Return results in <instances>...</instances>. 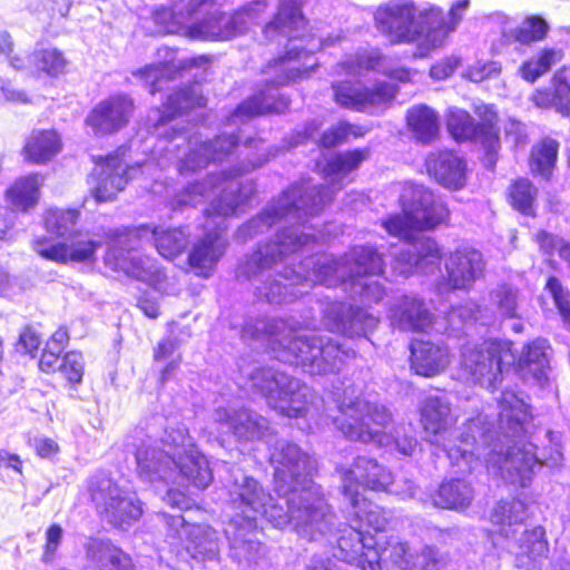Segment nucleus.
Returning <instances> with one entry per match:
<instances>
[{
  "label": "nucleus",
  "instance_id": "1",
  "mask_svg": "<svg viewBox=\"0 0 570 570\" xmlns=\"http://www.w3.org/2000/svg\"><path fill=\"white\" fill-rule=\"evenodd\" d=\"M366 157V150L357 149L336 154L324 168L326 185L307 181L292 185L240 226L236 237L246 242L276 224H285L271 242L259 244L239 262L236 277L250 282L256 295L272 304L289 303L315 284L326 287L343 284L353 297L380 302L385 291L374 277L383 272L384 261L373 247L355 246L338 259L328 254L311 256L299 263L298 271L287 263L292 254L318 239L305 223L332 200L334 193L344 186V178Z\"/></svg>",
  "mask_w": 570,
  "mask_h": 570
},
{
  "label": "nucleus",
  "instance_id": "2",
  "mask_svg": "<svg viewBox=\"0 0 570 570\" xmlns=\"http://www.w3.org/2000/svg\"><path fill=\"white\" fill-rule=\"evenodd\" d=\"M498 428L488 415L479 414L466 421L456 435L459 444H451L456 416L450 402L440 395H428L420 405V423L425 440L443 449L453 466L461 473L471 472L483 456L485 466L515 485L527 487L541 465L535 445L515 441L523 433L528 409L523 399L505 389L498 400Z\"/></svg>",
  "mask_w": 570,
  "mask_h": 570
},
{
  "label": "nucleus",
  "instance_id": "3",
  "mask_svg": "<svg viewBox=\"0 0 570 570\" xmlns=\"http://www.w3.org/2000/svg\"><path fill=\"white\" fill-rule=\"evenodd\" d=\"M305 19L296 0H281L278 11L269 21L263 32L268 41L286 39V55L273 63H268L266 73H275L268 80L266 88L242 102L230 117L233 124L243 121V118L267 112H283L288 108L289 101L278 94V87L288 83L308 72L316 65L308 63L312 53L324 46H332L338 37L323 39L314 35H301L305 28Z\"/></svg>",
  "mask_w": 570,
  "mask_h": 570
},
{
  "label": "nucleus",
  "instance_id": "4",
  "mask_svg": "<svg viewBox=\"0 0 570 570\" xmlns=\"http://www.w3.org/2000/svg\"><path fill=\"white\" fill-rule=\"evenodd\" d=\"M271 462L274 465V491L285 498L294 531L308 541L331 534L336 517L322 487L312 480L316 461L297 444L279 440L271 452Z\"/></svg>",
  "mask_w": 570,
  "mask_h": 570
},
{
  "label": "nucleus",
  "instance_id": "5",
  "mask_svg": "<svg viewBox=\"0 0 570 570\" xmlns=\"http://www.w3.org/2000/svg\"><path fill=\"white\" fill-rule=\"evenodd\" d=\"M224 487L227 495L224 533L229 543V557L238 564H249L262 550L256 539L257 518L263 517L276 529L294 528L291 509L284 497L274 498L239 468L228 470Z\"/></svg>",
  "mask_w": 570,
  "mask_h": 570
},
{
  "label": "nucleus",
  "instance_id": "6",
  "mask_svg": "<svg viewBox=\"0 0 570 570\" xmlns=\"http://www.w3.org/2000/svg\"><path fill=\"white\" fill-rule=\"evenodd\" d=\"M222 184L224 187L219 191V197L214 199L205 210L207 232L194 244L188 255L190 267L196 275L203 277H209L213 274L227 248L228 242L223 236L226 228L222 225L224 218L235 214L237 208L249 199L254 190L253 186L242 185L225 171L218 175L212 173L203 181L187 185L170 200L174 210L195 207L215 194Z\"/></svg>",
  "mask_w": 570,
  "mask_h": 570
},
{
  "label": "nucleus",
  "instance_id": "7",
  "mask_svg": "<svg viewBox=\"0 0 570 570\" xmlns=\"http://www.w3.org/2000/svg\"><path fill=\"white\" fill-rule=\"evenodd\" d=\"M402 215H394L383 222L385 230L397 237L402 244L394 252L400 274H410L414 269L428 272L441 258V249L434 239L415 236V230L433 229L443 223L449 210L441 199L424 186L409 184L401 194Z\"/></svg>",
  "mask_w": 570,
  "mask_h": 570
},
{
  "label": "nucleus",
  "instance_id": "8",
  "mask_svg": "<svg viewBox=\"0 0 570 570\" xmlns=\"http://www.w3.org/2000/svg\"><path fill=\"white\" fill-rule=\"evenodd\" d=\"M134 449L137 471L146 481H165L179 474L198 489L207 488L213 473L207 459L198 451L184 424L167 426L157 439L149 433L136 430Z\"/></svg>",
  "mask_w": 570,
  "mask_h": 570
},
{
  "label": "nucleus",
  "instance_id": "9",
  "mask_svg": "<svg viewBox=\"0 0 570 570\" xmlns=\"http://www.w3.org/2000/svg\"><path fill=\"white\" fill-rule=\"evenodd\" d=\"M243 336L262 340L274 357L283 363L302 366L315 375L335 373L355 352L320 334H299L284 320L259 318L246 322Z\"/></svg>",
  "mask_w": 570,
  "mask_h": 570
},
{
  "label": "nucleus",
  "instance_id": "10",
  "mask_svg": "<svg viewBox=\"0 0 570 570\" xmlns=\"http://www.w3.org/2000/svg\"><path fill=\"white\" fill-rule=\"evenodd\" d=\"M355 392L353 386L344 389L337 401L340 415L333 419L335 428L351 441L394 446L402 455H412L417 445L416 439L406 434L400 438L391 411Z\"/></svg>",
  "mask_w": 570,
  "mask_h": 570
},
{
  "label": "nucleus",
  "instance_id": "11",
  "mask_svg": "<svg viewBox=\"0 0 570 570\" xmlns=\"http://www.w3.org/2000/svg\"><path fill=\"white\" fill-rule=\"evenodd\" d=\"M527 507L520 500L501 501L491 513L492 523L500 527L499 534L508 540V549L514 554L515 567L539 570L549 552L546 530L540 525L523 529Z\"/></svg>",
  "mask_w": 570,
  "mask_h": 570
},
{
  "label": "nucleus",
  "instance_id": "12",
  "mask_svg": "<svg viewBox=\"0 0 570 570\" xmlns=\"http://www.w3.org/2000/svg\"><path fill=\"white\" fill-rule=\"evenodd\" d=\"M247 384L283 416H305L314 406V393L306 384L274 367L253 370Z\"/></svg>",
  "mask_w": 570,
  "mask_h": 570
},
{
  "label": "nucleus",
  "instance_id": "13",
  "mask_svg": "<svg viewBox=\"0 0 570 570\" xmlns=\"http://www.w3.org/2000/svg\"><path fill=\"white\" fill-rule=\"evenodd\" d=\"M377 30L392 43H417L424 40L430 23L440 21L433 6H416L411 0H393L380 6L374 14Z\"/></svg>",
  "mask_w": 570,
  "mask_h": 570
},
{
  "label": "nucleus",
  "instance_id": "14",
  "mask_svg": "<svg viewBox=\"0 0 570 570\" xmlns=\"http://www.w3.org/2000/svg\"><path fill=\"white\" fill-rule=\"evenodd\" d=\"M226 1L198 9L197 14H203V18L193 21L187 29V37L209 41L233 39L245 33L250 26L258 23L267 9L265 0H256L228 14L219 10Z\"/></svg>",
  "mask_w": 570,
  "mask_h": 570
},
{
  "label": "nucleus",
  "instance_id": "15",
  "mask_svg": "<svg viewBox=\"0 0 570 570\" xmlns=\"http://www.w3.org/2000/svg\"><path fill=\"white\" fill-rule=\"evenodd\" d=\"M512 343L509 341L484 340L468 343L462 347L461 366L475 384L494 389L501 382L505 370L513 364Z\"/></svg>",
  "mask_w": 570,
  "mask_h": 570
},
{
  "label": "nucleus",
  "instance_id": "16",
  "mask_svg": "<svg viewBox=\"0 0 570 570\" xmlns=\"http://www.w3.org/2000/svg\"><path fill=\"white\" fill-rule=\"evenodd\" d=\"M89 492L98 512L115 527H129L142 514L141 502L136 494L121 489L105 473L90 479Z\"/></svg>",
  "mask_w": 570,
  "mask_h": 570
},
{
  "label": "nucleus",
  "instance_id": "17",
  "mask_svg": "<svg viewBox=\"0 0 570 570\" xmlns=\"http://www.w3.org/2000/svg\"><path fill=\"white\" fill-rule=\"evenodd\" d=\"M166 530V540L173 547L184 546L199 562L219 560L218 532L207 524L186 523L181 514H159Z\"/></svg>",
  "mask_w": 570,
  "mask_h": 570
},
{
  "label": "nucleus",
  "instance_id": "18",
  "mask_svg": "<svg viewBox=\"0 0 570 570\" xmlns=\"http://www.w3.org/2000/svg\"><path fill=\"white\" fill-rule=\"evenodd\" d=\"M334 101L353 111H370L386 107L395 97V86L382 81L365 87L360 81H335L332 83Z\"/></svg>",
  "mask_w": 570,
  "mask_h": 570
},
{
  "label": "nucleus",
  "instance_id": "19",
  "mask_svg": "<svg viewBox=\"0 0 570 570\" xmlns=\"http://www.w3.org/2000/svg\"><path fill=\"white\" fill-rule=\"evenodd\" d=\"M125 150L118 149L98 163L89 178L90 193L98 203L108 202L121 191L139 166L129 167L124 161Z\"/></svg>",
  "mask_w": 570,
  "mask_h": 570
},
{
  "label": "nucleus",
  "instance_id": "20",
  "mask_svg": "<svg viewBox=\"0 0 570 570\" xmlns=\"http://www.w3.org/2000/svg\"><path fill=\"white\" fill-rule=\"evenodd\" d=\"M377 323L379 318L374 315L343 302H330L323 309V326L330 332L348 337L366 336Z\"/></svg>",
  "mask_w": 570,
  "mask_h": 570
},
{
  "label": "nucleus",
  "instance_id": "21",
  "mask_svg": "<svg viewBox=\"0 0 570 570\" xmlns=\"http://www.w3.org/2000/svg\"><path fill=\"white\" fill-rule=\"evenodd\" d=\"M132 112V100L126 95H116L96 105L85 121L95 136H107L125 128Z\"/></svg>",
  "mask_w": 570,
  "mask_h": 570
},
{
  "label": "nucleus",
  "instance_id": "22",
  "mask_svg": "<svg viewBox=\"0 0 570 570\" xmlns=\"http://www.w3.org/2000/svg\"><path fill=\"white\" fill-rule=\"evenodd\" d=\"M188 151L180 159L178 170L181 175L197 173L212 163H220L238 146V138L233 134H222L214 140H189Z\"/></svg>",
  "mask_w": 570,
  "mask_h": 570
},
{
  "label": "nucleus",
  "instance_id": "23",
  "mask_svg": "<svg viewBox=\"0 0 570 570\" xmlns=\"http://www.w3.org/2000/svg\"><path fill=\"white\" fill-rule=\"evenodd\" d=\"M101 243L87 235L76 233L61 243H51L46 238L33 240V249L43 258L56 263H91Z\"/></svg>",
  "mask_w": 570,
  "mask_h": 570
},
{
  "label": "nucleus",
  "instance_id": "24",
  "mask_svg": "<svg viewBox=\"0 0 570 570\" xmlns=\"http://www.w3.org/2000/svg\"><path fill=\"white\" fill-rule=\"evenodd\" d=\"M448 129L455 140H474L480 142L487 153V160L494 164L499 148V134L492 122L476 125L469 112L451 108L448 112Z\"/></svg>",
  "mask_w": 570,
  "mask_h": 570
},
{
  "label": "nucleus",
  "instance_id": "25",
  "mask_svg": "<svg viewBox=\"0 0 570 570\" xmlns=\"http://www.w3.org/2000/svg\"><path fill=\"white\" fill-rule=\"evenodd\" d=\"M213 420L218 431L230 432L240 442L261 440L268 432V421L247 409L236 411L218 407L213 413Z\"/></svg>",
  "mask_w": 570,
  "mask_h": 570
},
{
  "label": "nucleus",
  "instance_id": "26",
  "mask_svg": "<svg viewBox=\"0 0 570 570\" xmlns=\"http://www.w3.org/2000/svg\"><path fill=\"white\" fill-rule=\"evenodd\" d=\"M484 269L482 253L468 246L455 249L445 261L448 284L454 289H470Z\"/></svg>",
  "mask_w": 570,
  "mask_h": 570
},
{
  "label": "nucleus",
  "instance_id": "27",
  "mask_svg": "<svg viewBox=\"0 0 570 570\" xmlns=\"http://www.w3.org/2000/svg\"><path fill=\"white\" fill-rule=\"evenodd\" d=\"M412 559L407 543L399 537L380 538L375 540L374 549L365 553V570H411Z\"/></svg>",
  "mask_w": 570,
  "mask_h": 570
},
{
  "label": "nucleus",
  "instance_id": "28",
  "mask_svg": "<svg viewBox=\"0 0 570 570\" xmlns=\"http://www.w3.org/2000/svg\"><path fill=\"white\" fill-rule=\"evenodd\" d=\"M352 488L353 482L351 483L348 476L343 487V495L347 500L344 510L346 519L350 522H354L358 528L366 525L377 532L384 531L391 521L390 512L362 495H355V491Z\"/></svg>",
  "mask_w": 570,
  "mask_h": 570
},
{
  "label": "nucleus",
  "instance_id": "29",
  "mask_svg": "<svg viewBox=\"0 0 570 570\" xmlns=\"http://www.w3.org/2000/svg\"><path fill=\"white\" fill-rule=\"evenodd\" d=\"M342 488L345 485L350 476L353 482L355 495H361L360 487H366L375 491H386L393 485L392 473L376 460L367 456H357L352 466L341 469Z\"/></svg>",
  "mask_w": 570,
  "mask_h": 570
},
{
  "label": "nucleus",
  "instance_id": "30",
  "mask_svg": "<svg viewBox=\"0 0 570 570\" xmlns=\"http://www.w3.org/2000/svg\"><path fill=\"white\" fill-rule=\"evenodd\" d=\"M105 264L114 271L124 272L128 276L148 284H157L165 278L164 271L154 258L132 255L130 252L125 254L115 247L108 248Z\"/></svg>",
  "mask_w": 570,
  "mask_h": 570
},
{
  "label": "nucleus",
  "instance_id": "31",
  "mask_svg": "<svg viewBox=\"0 0 570 570\" xmlns=\"http://www.w3.org/2000/svg\"><path fill=\"white\" fill-rule=\"evenodd\" d=\"M224 0H188L187 3L176 2L171 8H158L154 12L155 22L167 33H179L187 37L197 10L207 6L222 4Z\"/></svg>",
  "mask_w": 570,
  "mask_h": 570
},
{
  "label": "nucleus",
  "instance_id": "32",
  "mask_svg": "<svg viewBox=\"0 0 570 570\" xmlns=\"http://www.w3.org/2000/svg\"><path fill=\"white\" fill-rule=\"evenodd\" d=\"M551 347L543 338L524 345L517 361V371L524 381L542 385L548 380Z\"/></svg>",
  "mask_w": 570,
  "mask_h": 570
},
{
  "label": "nucleus",
  "instance_id": "33",
  "mask_svg": "<svg viewBox=\"0 0 570 570\" xmlns=\"http://www.w3.org/2000/svg\"><path fill=\"white\" fill-rule=\"evenodd\" d=\"M391 324L402 331H425L432 324V314L424 303L414 296H401L391 306Z\"/></svg>",
  "mask_w": 570,
  "mask_h": 570
},
{
  "label": "nucleus",
  "instance_id": "34",
  "mask_svg": "<svg viewBox=\"0 0 570 570\" xmlns=\"http://www.w3.org/2000/svg\"><path fill=\"white\" fill-rule=\"evenodd\" d=\"M386 58L377 50L357 52L346 57L336 67L338 75L361 77L365 71L376 70L402 82L411 80V71L404 68L387 70L384 67Z\"/></svg>",
  "mask_w": 570,
  "mask_h": 570
},
{
  "label": "nucleus",
  "instance_id": "35",
  "mask_svg": "<svg viewBox=\"0 0 570 570\" xmlns=\"http://www.w3.org/2000/svg\"><path fill=\"white\" fill-rule=\"evenodd\" d=\"M428 173L442 186L459 189L465 184V163L456 154L442 150L426 159Z\"/></svg>",
  "mask_w": 570,
  "mask_h": 570
},
{
  "label": "nucleus",
  "instance_id": "36",
  "mask_svg": "<svg viewBox=\"0 0 570 570\" xmlns=\"http://www.w3.org/2000/svg\"><path fill=\"white\" fill-rule=\"evenodd\" d=\"M375 538L365 534L361 528L354 522L340 530L337 538V553L338 559L350 563L356 564L360 570H365L367 562L365 553L370 549H374Z\"/></svg>",
  "mask_w": 570,
  "mask_h": 570
},
{
  "label": "nucleus",
  "instance_id": "37",
  "mask_svg": "<svg viewBox=\"0 0 570 570\" xmlns=\"http://www.w3.org/2000/svg\"><path fill=\"white\" fill-rule=\"evenodd\" d=\"M449 363L450 356L445 346L430 341H413L411 343V367L416 374L436 375L445 370Z\"/></svg>",
  "mask_w": 570,
  "mask_h": 570
},
{
  "label": "nucleus",
  "instance_id": "38",
  "mask_svg": "<svg viewBox=\"0 0 570 570\" xmlns=\"http://www.w3.org/2000/svg\"><path fill=\"white\" fill-rule=\"evenodd\" d=\"M205 105L206 99L202 94L200 87L195 83L168 96L167 101L164 104V109L154 110V116H148V122H153L154 129L157 130L176 115L195 107H204Z\"/></svg>",
  "mask_w": 570,
  "mask_h": 570
},
{
  "label": "nucleus",
  "instance_id": "39",
  "mask_svg": "<svg viewBox=\"0 0 570 570\" xmlns=\"http://www.w3.org/2000/svg\"><path fill=\"white\" fill-rule=\"evenodd\" d=\"M469 4V0L455 1L449 12V22L444 20L442 10L434 7L439 12L440 21H438V23H430L424 40L420 45L421 57L428 56L432 50L441 48L445 43L448 36L456 29L458 24L462 20Z\"/></svg>",
  "mask_w": 570,
  "mask_h": 570
},
{
  "label": "nucleus",
  "instance_id": "40",
  "mask_svg": "<svg viewBox=\"0 0 570 570\" xmlns=\"http://www.w3.org/2000/svg\"><path fill=\"white\" fill-rule=\"evenodd\" d=\"M85 552L87 560L99 570H135L130 556L110 541L90 539Z\"/></svg>",
  "mask_w": 570,
  "mask_h": 570
},
{
  "label": "nucleus",
  "instance_id": "41",
  "mask_svg": "<svg viewBox=\"0 0 570 570\" xmlns=\"http://www.w3.org/2000/svg\"><path fill=\"white\" fill-rule=\"evenodd\" d=\"M42 183L38 174L20 177L8 188L6 199L16 210L28 212L37 205Z\"/></svg>",
  "mask_w": 570,
  "mask_h": 570
},
{
  "label": "nucleus",
  "instance_id": "42",
  "mask_svg": "<svg viewBox=\"0 0 570 570\" xmlns=\"http://www.w3.org/2000/svg\"><path fill=\"white\" fill-rule=\"evenodd\" d=\"M61 149V140L55 130H35L23 147L24 158L33 164H45Z\"/></svg>",
  "mask_w": 570,
  "mask_h": 570
},
{
  "label": "nucleus",
  "instance_id": "43",
  "mask_svg": "<svg viewBox=\"0 0 570 570\" xmlns=\"http://www.w3.org/2000/svg\"><path fill=\"white\" fill-rule=\"evenodd\" d=\"M472 500L473 490L471 485L461 479L442 482L432 495L433 505L451 510L465 509Z\"/></svg>",
  "mask_w": 570,
  "mask_h": 570
},
{
  "label": "nucleus",
  "instance_id": "44",
  "mask_svg": "<svg viewBox=\"0 0 570 570\" xmlns=\"http://www.w3.org/2000/svg\"><path fill=\"white\" fill-rule=\"evenodd\" d=\"M320 127V124L313 121L309 124L304 135L301 132L296 134L295 142L292 146L303 144L305 139H312L315 142H320L324 147H334L345 141L348 136H358L357 128L348 122L341 121L335 126H332L328 130L324 131L321 137H316L315 134Z\"/></svg>",
  "mask_w": 570,
  "mask_h": 570
},
{
  "label": "nucleus",
  "instance_id": "45",
  "mask_svg": "<svg viewBox=\"0 0 570 570\" xmlns=\"http://www.w3.org/2000/svg\"><path fill=\"white\" fill-rule=\"evenodd\" d=\"M189 234L183 228L156 227L153 229V238L158 253L173 259L184 252L188 244Z\"/></svg>",
  "mask_w": 570,
  "mask_h": 570
},
{
  "label": "nucleus",
  "instance_id": "46",
  "mask_svg": "<svg viewBox=\"0 0 570 570\" xmlns=\"http://www.w3.org/2000/svg\"><path fill=\"white\" fill-rule=\"evenodd\" d=\"M562 56L561 49L543 48L537 56H533L520 66L519 73L525 81L534 82L557 65L562 59Z\"/></svg>",
  "mask_w": 570,
  "mask_h": 570
},
{
  "label": "nucleus",
  "instance_id": "47",
  "mask_svg": "<svg viewBox=\"0 0 570 570\" xmlns=\"http://www.w3.org/2000/svg\"><path fill=\"white\" fill-rule=\"evenodd\" d=\"M407 125L415 137L423 141H431L438 134V116L426 106H416L407 111Z\"/></svg>",
  "mask_w": 570,
  "mask_h": 570
},
{
  "label": "nucleus",
  "instance_id": "48",
  "mask_svg": "<svg viewBox=\"0 0 570 570\" xmlns=\"http://www.w3.org/2000/svg\"><path fill=\"white\" fill-rule=\"evenodd\" d=\"M559 144L551 138H544L532 147L530 168L533 174L548 179L558 157Z\"/></svg>",
  "mask_w": 570,
  "mask_h": 570
},
{
  "label": "nucleus",
  "instance_id": "49",
  "mask_svg": "<svg viewBox=\"0 0 570 570\" xmlns=\"http://www.w3.org/2000/svg\"><path fill=\"white\" fill-rule=\"evenodd\" d=\"M79 212L76 209H49L45 217V226L49 233L69 238L75 235Z\"/></svg>",
  "mask_w": 570,
  "mask_h": 570
},
{
  "label": "nucleus",
  "instance_id": "50",
  "mask_svg": "<svg viewBox=\"0 0 570 570\" xmlns=\"http://www.w3.org/2000/svg\"><path fill=\"white\" fill-rule=\"evenodd\" d=\"M490 301L500 317H519V293L512 286L507 284L497 286L490 293Z\"/></svg>",
  "mask_w": 570,
  "mask_h": 570
},
{
  "label": "nucleus",
  "instance_id": "51",
  "mask_svg": "<svg viewBox=\"0 0 570 570\" xmlns=\"http://www.w3.org/2000/svg\"><path fill=\"white\" fill-rule=\"evenodd\" d=\"M548 23L540 17H528L520 26L509 32L510 38L521 45L541 41L548 32Z\"/></svg>",
  "mask_w": 570,
  "mask_h": 570
},
{
  "label": "nucleus",
  "instance_id": "52",
  "mask_svg": "<svg viewBox=\"0 0 570 570\" xmlns=\"http://www.w3.org/2000/svg\"><path fill=\"white\" fill-rule=\"evenodd\" d=\"M174 68L168 63L149 65L132 72V76L139 79L150 94L163 89V83L173 78Z\"/></svg>",
  "mask_w": 570,
  "mask_h": 570
},
{
  "label": "nucleus",
  "instance_id": "53",
  "mask_svg": "<svg viewBox=\"0 0 570 570\" xmlns=\"http://www.w3.org/2000/svg\"><path fill=\"white\" fill-rule=\"evenodd\" d=\"M510 202L513 208L524 215H533V205L537 197V188L529 179L521 178L510 188Z\"/></svg>",
  "mask_w": 570,
  "mask_h": 570
},
{
  "label": "nucleus",
  "instance_id": "54",
  "mask_svg": "<svg viewBox=\"0 0 570 570\" xmlns=\"http://www.w3.org/2000/svg\"><path fill=\"white\" fill-rule=\"evenodd\" d=\"M29 65L48 75L57 76L65 70L66 59L62 52L55 48L39 49L29 57Z\"/></svg>",
  "mask_w": 570,
  "mask_h": 570
},
{
  "label": "nucleus",
  "instance_id": "55",
  "mask_svg": "<svg viewBox=\"0 0 570 570\" xmlns=\"http://www.w3.org/2000/svg\"><path fill=\"white\" fill-rule=\"evenodd\" d=\"M445 563V557L436 548L425 546L413 556L411 570H441Z\"/></svg>",
  "mask_w": 570,
  "mask_h": 570
},
{
  "label": "nucleus",
  "instance_id": "56",
  "mask_svg": "<svg viewBox=\"0 0 570 570\" xmlns=\"http://www.w3.org/2000/svg\"><path fill=\"white\" fill-rule=\"evenodd\" d=\"M546 288L550 292L553 297L554 304L559 309L563 322L570 327V293L563 288L560 281L557 277H549Z\"/></svg>",
  "mask_w": 570,
  "mask_h": 570
},
{
  "label": "nucleus",
  "instance_id": "57",
  "mask_svg": "<svg viewBox=\"0 0 570 570\" xmlns=\"http://www.w3.org/2000/svg\"><path fill=\"white\" fill-rule=\"evenodd\" d=\"M553 95L560 105V109H566L570 116V70L567 68L559 69L552 78Z\"/></svg>",
  "mask_w": 570,
  "mask_h": 570
},
{
  "label": "nucleus",
  "instance_id": "58",
  "mask_svg": "<svg viewBox=\"0 0 570 570\" xmlns=\"http://www.w3.org/2000/svg\"><path fill=\"white\" fill-rule=\"evenodd\" d=\"M58 371L70 382L80 383L83 375V358L78 352L67 353L58 366Z\"/></svg>",
  "mask_w": 570,
  "mask_h": 570
},
{
  "label": "nucleus",
  "instance_id": "59",
  "mask_svg": "<svg viewBox=\"0 0 570 570\" xmlns=\"http://www.w3.org/2000/svg\"><path fill=\"white\" fill-rule=\"evenodd\" d=\"M500 71L501 66L497 61H478L465 70L464 77L473 82H481L484 79L498 76Z\"/></svg>",
  "mask_w": 570,
  "mask_h": 570
},
{
  "label": "nucleus",
  "instance_id": "60",
  "mask_svg": "<svg viewBox=\"0 0 570 570\" xmlns=\"http://www.w3.org/2000/svg\"><path fill=\"white\" fill-rule=\"evenodd\" d=\"M62 533V528L59 524H52L47 530L45 551L42 556L43 562H50L53 559L55 553L61 543Z\"/></svg>",
  "mask_w": 570,
  "mask_h": 570
},
{
  "label": "nucleus",
  "instance_id": "61",
  "mask_svg": "<svg viewBox=\"0 0 570 570\" xmlns=\"http://www.w3.org/2000/svg\"><path fill=\"white\" fill-rule=\"evenodd\" d=\"M480 314L481 307L473 302H469L464 305L454 307L449 314V320L451 323H453L455 318H461L463 323H472L481 321L482 317Z\"/></svg>",
  "mask_w": 570,
  "mask_h": 570
},
{
  "label": "nucleus",
  "instance_id": "62",
  "mask_svg": "<svg viewBox=\"0 0 570 570\" xmlns=\"http://www.w3.org/2000/svg\"><path fill=\"white\" fill-rule=\"evenodd\" d=\"M460 65L458 57H446L433 65L430 69V76L435 80H443L450 77Z\"/></svg>",
  "mask_w": 570,
  "mask_h": 570
},
{
  "label": "nucleus",
  "instance_id": "63",
  "mask_svg": "<svg viewBox=\"0 0 570 570\" xmlns=\"http://www.w3.org/2000/svg\"><path fill=\"white\" fill-rule=\"evenodd\" d=\"M537 242L540 246V248L546 253H551L553 250H557L559 256L561 257V249L563 247L570 246V243L566 242L564 239L554 236L552 234H549L547 232H539L535 236Z\"/></svg>",
  "mask_w": 570,
  "mask_h": 570
},
{
  "label": "nucleus",
  "instance_id": "64",
  "mask_svg": "<svg viewBox=\"0 0 570 570\" xmlns=\"http://www.w3.org/2000/svg\"><path fill=\"white\" fill-rule=\"evenodd\" d=\"M504 130L507 140L511 141L515 147L527 144L528 134L522 122L511 119L507 122Z\"/></svg>",
  "mask_w": 570,
  "mask_h": 570
}]
</instances>
